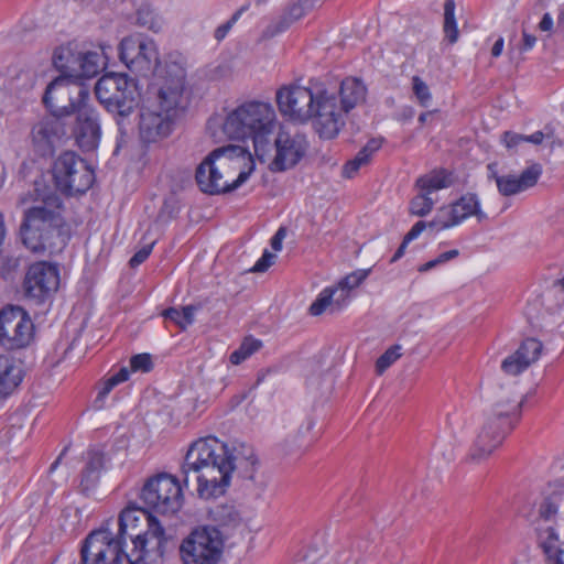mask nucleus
Listing matches in <instances>:
<instances>
[{"instance_id":"1","label":"nucleus","mask_w":564,"mask_h":564,"mask_svg":"<svg viewBox=\"0 0 564 564\" xmlns=\"http://www.w3.org/2000/svg\"><path fill=\"white\" fill-rule=\"evenodd\" d=\"M34 185V204L24 210L20 226L22 242L34 253L61 252L69 239L63 199L48 186Z\"/></svg>"},{"instance_id":"2","label":"nucleus","mask_w":564,"mask_h":564,"mask_svg":"<svg viewBox=\"0 0 564 564\" xmlns=\"http://www.w3.org/2000/svg\"><path fill=\"white\" fill-rule=\"evenodd\" d=\"M115 536L126 546L129 564H158L162 562L167 534L163 524L143 508L127 507L119 516Z\"/></svg>"},{"instance_id":"3","label":"nucleus","mask_w":564,"mask_h":564,"mask_svg":"<svg viewBox=\"0 0 564 564\" xmlns=\"http://www.w3.org/2000/svg\"><path fill=\"white\" fill-rule=\"evenodd\" d=\"M226 453L227 444L213 436L197 440L188 448L182 465L183 481L187 485L189 473H194L200 498H217L229 487L232 467Z\"/></svg>"},{"instance_id":"4","label":"nucleus","mask_w":564,"mask_h":564,"mask_svg":"<svg viewBox=\"0 0 564 564\" xmlns=\"http://www.w3.org/2000/svg\"><path fill=\"white\" fill-rule=\"evenodd\" d=\"M184 83V69L177 67L174 77L158 89L155 98L141 107L138 128L143 143L159 142L172 133Z\"/></svg>"},{"instance_id":"5","label":"nucleus","mask_w":564,"mask_h":564,"mask_svg":"<svg viewBox=\"0 0 564 564\" xmlns=\"http://www.w3.org/2000/svg\"><path fill=\"white\" fill-rule=\"evenodd\" d=\"M524 397L511 391L503 395L482 414V422L470 446L468 458L479 463L498 448L506 436L514 429L521 416Z\"/></svg>"},{"instance_id":"6","label":"nucleus","mask_w":564,"mask_h":564,"mask_svg":"<svg viewBox=\"0 0 564 564\" xmlns=\"http://www.w3.org/2000/svg\"><path fill=\"white\" fill-rule=\"evenodd\" d=\"M275 112L263 101H248L229 111L223 122L224 134L231 140L251 139L257 155H262L274 129Z\"/></svg>"},{"instance_id":"7","label":"nucleus","mask_w":564,"mask_h":564,"mask_svg":"<svg viewBox=\"0 0 564 564\" xmlns=\"http://www.w3.org/2000/svg\"><path fill=\"white\" fill-rule=\"evenodd\" d=\"M95 95L109 112L120 117L132 113L140 100L137 80L117 73L101 76L95 85Z\"/></svg>"},{"instance_id":"8","label":"nucleus","mask_w":564,"mask_h":564,"mask_svg":"<svg viewBox=\"0 0 564 564\" xmlns=\"http://www.w3.org/2000/svg\"><path fill=\"white\" fill-rule=\"evenodd\" d=\"M225 152L242 153L240 145H227L213 150L197 166L195 180L199 189L208 195H221L236 191L247 182L253 172V166H249L247 171H241L231 182L226 181L223 170L219 169V161Z\"/></svg>"},{"instance_id":"9","label":"nucleus","mask_w":564,"mask_h":564,"mask_svg":"<svg viewBox=\"0 0 564 564\" xmlns=\"http://www.w3.org/2000/svg\"><path fill=\"white\" fill-rule=\"evenodd\" d=\"M52 176L56 189L66 196L85 194L95 182L94 170L73 151L63 152L54 161Z\"/></svg>"},{"instance_id":"10","label":"nucleus","mask_w":564,"mask_h":564,"mask_svg":"<svg viewBox=\"0 0 564 564\" xmlns=\"http://www.w3.org/2000/svg\"><path fill=\"white\" fill-rule=\"evenodd\" d=\"M140 499L149 511L174 514L182 508L184 496L180 480L167 473H161L145 481Z\"/></svg>"},{"instance_id":"11","label":"nucleus","mask_w":564,"mask_h":564,"mask_svg":"<svg viewBox=\"0 0 564 564\" xmlns=\"http://www.w3.org/2000/svg\"><path fill=\"white\" fill-rule=\"evenodd\" d=\"M89 99V90L80 82L67 77H56L43 95V104L51 115L69 119Z\"/></svg>"},{"instance_id":"12","label":"nucleus","mask_w":564,"mask_h":564,"mask_svg":"<svg viewBox=\"0 0 564 564\" xmlns=\"http://www.w3.org/2000/svg\"><path fill=\"white\" fill-rule=\"evenodd\" d=\"M119 58L137 76L148 77L160 65V55L155 42L142 33L132 34L121 40Z\"/></svg>"},{"instance_id":"13","label":"nucleus","mask_w":564,"mask_h":564,"mask_svg":"<svg viewBox=\"0 0 564 564\" xmlns=\"http://www.w3.org/2000/svg\"><path fill=\"white\" fill-rule=\"evenodd\" d=\"M224 541L215 527L194 529L180 546L184 564H217L221 557Z\"/></svg>"},{"instance_id":"14","label":"nucleus","mask_w":564,"mask_h":564,"mask_svg":"<svg viewBox=\"0 0 564 564\" xmlns=\"http://www.w3.org/2000/svg\"><path fill=\"white\" fill-rule=\"evenodd\" d=\"M34 325L28 312L19 305H7L0 311V345L7 350L28 347Z\"/></svg>"},{"instance_id":"15","label":"nucleus","mask_w":564,"mask_h":564,"mask_svg":"<svg viewBox=\"0 0 564 564\" xmlns=\"http://www.w3.org/2000/svg\"><path fill=\"white\" fill-rule=\"evenodd\" d=\"M58 286V267L47 261H36L30 264L22 282L24 296L37 305L51 301Z\"/></svg>"},{"instance_id":"16","label":"nucleus","mask_w":564,"mask_h":564,"mask_svg":"<svg viewBox=\"0 0 564 564\" xmlns=\"http://www.w3.org/2000/svg\"><path fill=\"white\" fill-rule=\"evenodd\" d=\"M313 127L321 139L332 140L336 138L345 126L341 106L337 105V97L327 89L317 87L312 107Z\"/></svg>"},{"instance_id":"17","label":"nucleus","mask_w":564,"mask_h":564,"mask_svg":"<svg viewBox=\"0 0 564 564\" xmlns=\"http://www.w3.org/2000/svg\"><path fill=\"white\" fill-rule=\"evenodd\" d=\"M126 546L108 528L91 531L84 540L80 557L83 564H121Z\"/></svg>"},{"instance_id":"18","label":"nucleus","mask_w":564,"mask_h":564,"mask_svg":"<svg viewBox=\"0 0 564 564\" xmlns=\"http://www.w3.org/2000/svg\"><path fill=\"white\" fill-rule=\"evenodd\" d=\"M308 141L304 133L281 128L274 139L275 155L269 169L272 172H285L295 167L306 155Z\"/></svg>"},{"instance_id":"19","label":"nucleus","mask_w":564,"mask_h":564,"mask_svg":"<svg viewBox=\"0 0 564 564\" xmlns=\"http://www.w3.org/2000/svg\"><path fill=\"white\" fill-rule=\"evenodd\" d=\"M471 216H475L478 221L487 219V215L480 208V200L477 194L466 193L451 205L442 207L429 225L430 228L436 230L448 229L462 224Z\"/></svg>"},{"instance_id":"20","label":"nucleus","mask_w":564,"mask_h":564,"mask_svg":"<svg viewBox=\"0 0 564 564\" xmlns=\"http://www.w3.org/2000/svg\"><path fill=\"white\" fill-rule=\"evenodd\" d=\"M315 89L302 86L282 87L276 91L280 112L291 120L305 123L312 118Z\"/></svg>"},{"instance_id":"21","label":"nucleus","mask_w":564,"mask_h":564,"mask_svg":"<svg viewBox=\"0 0 564 564\" xmlns=\"http://www.w3.org/2000/svg\"><path fill=\"white\" fill-rule=\"evenodd\" d=\"M68 138V119L61 116L45 117L32 128L34 149L41 156L53 155L55 148Z\"/></svg>"},{"instance_id":"22","label":"nucleus","mask_w":564,"mask_h":564,"mask_svg":"<svg viewBox=\"0 0 564 564\" xmlns=\"http://www.w3.org/2000/svg\"><path fill=\"white\" fill-rule=\"evenodd\" d=\"M74 115L75 121L69 126V137L75 139L82 151H94L101 135L98 112L86 102Z\"/></svg>"},{"instance_id":"23","label":"nucleus","mask_w":564,"mask_h":564,"mask_svg":"<svg viewBox=\"0 0 564 564\" xmlns=\"http://www.w3.org/2000/svg\"><path fill=\"white\" fill-rule=\"evenodd\" d=\"M322 4V0H297L289 4L282 14L262 31L261 37L272 39L285 32L291 25Z\"/></svg>"},{"instance_id":"24","label":"nucleus","mask_w":564,"mask_h":564,"mask_svg":"<svg viewBox=\"0 0 564 564\" xmlns=\"http://www.w3.org/2000/svg\"><path fill=\"white\" fill-rule=\"evenodd\" d=\"M542 174V165L533 163L519 176L507 174L497 176V188L502 196H513L533 187Z\"/></svg>"},{"instance_id":"25","label":"nucleus","mask_w":564,"mask_h":564,"mask_svg":"<svg viewBox=\"0 0 564 564\" xmlns=\"http://www.w3.org/2000/svg\"><path fill=\"white\" fill-rule=\"evenodd\" d=\"M79 56L80 51L75 43H67L55 48L52 59L54 67L62 73L59 77L76 80Z\"/></svg>"},{"instance_id":"26","label":"nucleus","mask_w":564,"mask_h":564,"mask_svg":"<svg viewBox=\"0 0 564 564\" xmlns=\"http://www.w3.org/2000/svg\"><path fill=\"white\" fill-rule=\"evenodd\" d=\"M217 161H219V169L223 170L225 180L229 182L235 180L241 171H247L249 166L254 167V161L245 148H242V153L225 152Z\"/></svg>"},{"instance_id":"27","label":"nucleus","mask_w":564,"mask_h":564,"mask_svg":"<svg viewBox=\"0 0 564 564\" xmlns=\"http://www.w3.org/2000/svg\"><path fill=\"white\" fill-rule=\"evenodd\" d=\"M367 88L364 83L354 77L345 78L340 84V106L345 113L366 99Z\"/></svg>"},{"instance_id":"28","label":"nucleus","mask_w":564,"mask_h":564,"mask_svg":"<svg viewBox=\"0 0 564 564\" xmlns=\"http://www.w3.org/2000/svg\"><path fill=\"white\" fill-rule=\"evenodd\" d=\"M21 370L8 356L0 355V401L6 400L21 383Z\"/></svg>"},{"instance_id":"29","label":"nucleus","mask_w":564,"mask_h":564,"mask_svg":"<svg viewBox=\"0 0 564 564\" xmlns=\"http://www.w3.org/2000/svg\"><path fill=\"white\" fill-rule=\"evenodd\" d=\"M105 456L102 452L90 449L87 453V462L82 471L80 487L84 492L94 489L104 468Z\"/></svg>"},{"instance_id":"30","label":"nucleus","mask_w":564,"mask_h":564,"mask_svg":"<svg viewBox=\"0 0 564 564\" xmlns=\"http://www.w3.org/2000/svg\"><path fill=\"white\" fill-rule=\"evenodd\" d=\"M101 53L97 51H80L76 80L91 78L99 74L106 65L105 59L107 58L106 47H101Z\"/></svg>"},{"instance_id":"31","label":"nucleus","mask_w":564,"mask_h":564,"mask_svg":"<svg viewBox=\"0 0 564 564\" xmlns=\"http://www.w3.org/2000/svg\"><path fill=\"white\" fill-rule=\"evenodd\" d=\"M540 545L546 564H564V542H561L554 528L547 527L540 534Z\"/></svg>"},{"instance_id":"32","label":"nucleus","mask_w":564,"mask_h":564,"mask_svg":"<svg viewBox=\"0 0 564 564\" xmlns=\"http://www.w3.org/2000/svg\"><path fill=\"white\" fill-rule=\"evenodd\" d=\"M382 145L380 139H370L355 155L354 159L347 161L343 166V176L352 178L361 166L369 164L372 155L379 151Z\"/></svg>"},{"instance_id":"33","label":"nucleus","mask_w":564,"mask_h":564,"mask_svg":"<svg viewBox=\"0 0 564 564\" xmlns=\"http://www.w3.org/2000/svg\"><path fill=\"white\" fill-rule=\"evenodd\" d=\"M452 174L446 170L433 171L416 180V186L424 193L430 194L433 191L447 188L452 185Z\"/></svg>"},{"instance_id":"34","label":"nucleus","mask_w":564,"mask_h":564,"mask_svg":"<svg viewBox=\"0 0 564 564\" xmlns=\"http://www.w3.org/2000/svg\"><path fill=\"white\" fill-rule=\"evenodd\" d=\"M129 375H130V372H129L128 368L122 367L119 369V371H117L116 373H113L110 377H108L107 379H105L100 383L98 394L94 402L95 406L97 409H101L104 406V402H105L106 398L108 397V394L113 390L115 387L127 381L129 379Z\"/></svg>"},{"instance_id":"35","label":"nucleus","mask_w":564,"mask_h":564,"mask_svg":"<svg viewBox=\"0 0 564 564\" xmlns=\"http://www.w3.org/2000/svg\"><path fill=\"white\" fill-rule=\"evenodd\" d=\"M198 310V306L186 305L180 311L176 307H169L162 312V316L176 324L181 330H185L189 325L194 323V314Z\"/></svg>"},{"instance_id":"36","label":"nucleus","mask_w":564,"mask_h":564,"mask_svg":"<svg viewBox=\"0 0 564 564\" xmlns=\"http://www.w3.org/2000/svg\"><path fill=\"white\" fill-rule=\"evenodd\" d=\"M338 293V289H325L323 290L317 299L311 304L310 306V313L313 316H318L322 313L325 312L327 306H330L333 304H336L337 308L341 307L340 303V295L337 299H334V296Z\"/></svg>"},{"instance_id":"37","label":"nucleus","mask_w":564,"mask_h":564,"mask_svg":"<svg viewBox=\"0 0 564 564\" xmlns=\"http://www.w3.org/2000/svg\"><path fill=\"white\" fill-rule=\"evenodd\" d=\"M262 347L260 339L252 336L246 337L239 348L230 354L229 360L232 365H240Z\"/></svg>"},{"instance_id":"38","label":"nucleus","mask_w":564,"mask_h":564,"mask_svg":"<svg viewBox=\"0 0 564 564\" xmlns=\"http://www.w3.org/2000/svg\"><path fill=\"white\" fill-rule=\"evenodd\" d=\"M455 1L454 0H445L444 3V25L443 31L445 34V39L454 44L458 40V29L455 19Z\"/></svg>"},{"instance_id":"39","label":"nucleus","mask_w":564,"mask_h":564,"mask_svg":"<svg viewBox=\"0 0 564 564\" xmlns=\"http://www.w3.org/2000/svg\"><path fill=\"white\" fill-rule=\"evenodd\" d=\"M371 269L356 270L346 275L340 282L338 292L340 293L341 301L345 302L348 296V292L358 288L370 274Z\"/></svg>"},{"instance_id":"40","label":"nucleus","mask_w":564,"mask_h":564,"mask_svg":"<svg viewBox=\"0 0 564 564\" xmlns=\"http://www.w3.org/2000/svg\"><path fill=\"white\" fill-rule=\"evenodd\" d=\"M227 460L230 465H234L236 463H241L249 459H254L257 457L254 449L251 445L242 443V442H235L229 448L227 446V453H226Z\"/></svg>"},{"instance_id":"41","label":"nucleus","mask_w":564,"mask_h":564,"mask_svg":"<svg viewBox=\"0 0 564 564\" xmlns=\"http://www.w3.org/2000/svg\"><path fill=\"white\" fill-rule=\"evenodd\" d=\"M543 349V345L536 338L524 339L516 350L529 365L535 362Z\"/></svg>"},{"instance_id":"42","label":"nucleus","mask_w":564,"mask_h":564,"mask_svg":"<svg viewBox=\"0 0 564 564\" xmlns=\"http://www.w3.org/2000/svg\"><path fill=\"white\" fill-rule=\"evenodd\" d=\"M434 206V202L429 194L421 193L412 198L410 202V212L412 215L423 217L426 216Z\"/></svg>"},{"instance_id":"43","label":"nucleus","mask_w":564,"mask_h":564,"mask_svg":"<svg viewBox=\"0 0 564 564\" xmlns=\"http://www.w3.org/2000/svg\"><path fill=\"white\" fill-rule=\"evenodd\" d=\"M530 365L517 351L503 359L501 369L510 376L523 372Z\"/></svg>"},{"instance_id":"44","label":"nucleus","mask_w":564,"mask_h":564,"mask_svg":"<svg viewBox=\"0 0 564 564\" xmlns=\"http://www.w3.org/2000/svg\"><path fill=\"white\" fill-rule=\"evenodd\" d=\"M530 365L517 351L503 359L501 369L510 376L523 372Z\"/></svg>"},{"instance_id":"45","label":"nucleus","mask_w":564,"mask_h":564,"mask_svg":"<svg viewBox=\"0 0 564 564\" xmlns=\"http://www.w3.org/2000/svg\"><path fill=\"white\" fill-rule=\"evenodd\" d=\"M401 346L393 345L388 348L376 361V371L382 375L394 361L401 357Z\"/></svg>"},{"instance_id":"46","label":"nucleus","mask_w":564,"mask_h":564,"mask_svg":"<svg viewBox=\"0 0 564 564\" xmlns=\"http://www.w3.org/2000/svg\"><path fill=\"white\" fill-rule=\"evenodd\" d=\"M230 466L232 467V474H236L239 478L253 480L259 466V460L258 457H254V459L236 463Z\"/></svg>"},{"instance_id":"47","label":"nucleus","mask_w":564,"mask_h":564,"mask_svg":"<svg viewBox=\"0 0 564 564\" xmlns=\"http://www.w3.org/2000/svg\"><path fill=\"white\" fill-rule=\"evenodd\" d=\"M412 89L417 102L422 107H429L432 101V94L429 86L419 76L412 78Z\"/></svg>"},{"instance_id":"48","label":"nucleus","mask_w":564,"mask_h":564,"mask_svg":"<svg viewBox=\"0 0 564 564\" xmlns=\"http://www.w3.org/2000/svg\"><path fill=\"white\" fill-rule=\"evenodd\" d=\"M137 24L151 31L158 32L161 29L160 20L151 10L140 9L137 13Z\"/></svg>"},{"instance_id":"49","label":"nucleus","mask_w":564,"mask_h":564,"mask_svg":"<svg viewBox=\"0 0 564 564\" xmlns=\"http://www.w3.org/2000/svg\"><path fill=\"white\" fill-rule=\"evenodd\" d=\"M458 254H459V251L457 249H452L449 251L443 252L437 258L421 264L417 268V271L421 273H425L443 263H446L447 261H451V260L457 258Z\"/></svg>"},{"instance_id":"50","label":"nucleus","mask_w":564,"mask_h":564,"mask_svg":"<svg viewBox=\"0 0 564 564\" xmlns=\"http://www.w3.org/2000/svg\"><path fill=\"white\" fill-rule=\"evenodd\" d=\"M130 367L132 371L149 372L153 369V361L150 354L143 352L131 357Z\"/></svg>"},{"instance_id":"51","label":"nucleus","mask_w":564,"mask_h":564,"mask_svg":"<svg viewBox=\"0 0 564 564\" xmlns=\"http://www.w3.org/2000/svg\"><path fill=\"white\" fill-rule=\"evenodd\" d=\"M153 246H154V242H151L149 245H145L143 246L140 250H138L129 260V265L131 268H137L139 267L141 263H143L148 258L149 256L151 254L152 252V249H153Z\"/></svg>"},{"instance_id":"52","label":"nucleus","mask_w":564,"mask_h":564,"mask_svg":"<svg viewBox=\"0 0 564 564\" xmlns=\"http://www.w3.org/2000/svg\"><path fill=\"white\" fill-rule=\"evenodd\" d=\"M275 256L268 250H264L260 259L254 263L252 272H265L274 261Z\"/></svg>"},{"instance_id":"53","label":"nucleus","mask_w":564,"mask_h":564,"mask_svg":"<svg viewBox=\"0 0 564 564\" xmlns=\"http://www.w3.org/2000/svg\"><path fill=\"white\" fill-rule=\"evenodd\" d=\"M502 141L508 149H516L521 143L527 142L524 134L516 133L512 131H506L502 135Z\"/></svg>"},{"instance_id":"54","label":"nucleus","mask_w":564,"mask_h":564,"mask_svg":"<svg viewBox=\"0 0 564 564\" xmlns=\"http://www.w3.org/2000/svg\"><path fill=\"white\" fill-rule=\"evenodd\" d=\"M557 512L556 506L550 501V499H545L541 505L539 509V514L544 520H550L552 517H554Z\"/></svg>"},{"instance_id":"55","label":"nucleus","mask_w":564,"mask_h":564,"mask_svg":"<svg viewBox=\"0 0 564 564\" xmlns=\"http://www.w3.org/2000/svg\"><path fill=\"white\" fill-rule=\"evenodd\" d=\"M426 227H430V225L423 220L415 223L409 230V232L405 235L406 241H412L416 239Z\"/></svg>"},{"instance_id":"56","label":"nucleus","mask_w":564,"mask_h":564,"mask_svg":"<svg viewBox=\"0 0 564 564\" xmlns=\"http://www.w3.org/2000/svg\"><path fill=\"white\" fill-rule=\"evenodd\" d=\"M232 26H234V25H232L229 21H227V22H225V23L220 24V25L215 30V32H214V37H215L218 42L223 41V40L227 36V34L229 33V31L231 30V28H232Z\"/></svg>"},{"instance_id":"57","label":"nucleus","mask_w":564,"mask_h":564,"mask_svg":"<svg viewBox=\"0 0 564 564\" xmlns=\"http://www.w3.org/2000/svg\"><path fill=\"white\" fill-rule=\"evenodd\" d=\"M285 236V229L280 228L271 239L272 249L279 251L282 248V239Z\"/></svg>"},{"instance_id":"58","label":"nucleus","mask_w":564,"mask_h":564,"mask_svg":"<svg viewBox=\"0 0 564 564\" xmlns=\"http://www.w3.org/2000/svg\"><path fill=\"white\" fill-rule=\"evenodd\" d=\"M522 37H523V43H522L523 51L531 50L536 43V37L532 34L528 33L527 31L522 32Z\"/></svg>"},{"instance_id":"59","label":"nucleus","mask_w":564,"mask_h":564,"mask_svg":"<svg viewBox=\"0 0 564 564\" xmlns=\"http://www.w3.org/2000/svg\"><path fill=\"white\" fill-rule=\"evenodd\" d=\"M410 242L411 241H406V237L404 236L401 245L399 246V248L397 249V251L394 252V254L392 256V258L390 260L391 263L399 261L404 256L406 247Z\"/></svg>"},{"instance_id":"60","label":"nucleus","mask_w":564,"mask_h":564,"mask_svg":"<svg viewBox=\"0 0 564 564\" xmlns=\"http://www.w3.org/2000/svg\"><path fill=\"white\" fill-rule=\"evenodd\" d=\"M552 28H553V19L551 17V14L550 13H544L542 19H541V21H540V23H539V29L541 31L546 32V31H551Z\"/></svg>"},{"instance_id":"61","label":"nucleus","mask_w":564,"mask_h":564,"mask_svg":"<svg viewBox=\"0 0 564 564\" xmlns=\"http://www.w3.org/2000/svg\"><path fill=\"white\" fill-rule=\"evenodd\" d=\"M544 133L542 131H535L531 135H524L527 142H531L533 144H541L544 139Z\"/></svg>"},{"instance_id":"62","label":"nucleus","mask_w":564,"mask_h":564,"mask_svg":"<svg viewBox=\"0 0 564 564\" xmlns=\"http://www.w3.org/2000/svg\"><path fill=\"white\" fill-rule=\"evenodd\" d=\"M502 50H503V39H502V37H499V39L495 42V44H494V46H492V48H491V55H492L494 57H498V56H500V55H501Z\"/></svg>"},{"instance_id":"63","label":"nucleus","mask_w":564,"mask_h":564,"mask_svg":"<svg viewBox=\"0 0 564 564\" xmlns=\"http://www.w3.org/2000/svg\"><path fill=\"white\" fill-rule=\"evenodd\" d=\"M496 166L497 165L495 163H490L488 164L487 169L489 172L488 177L495 180V182L497 183V176L500 175L498 174Z\"/></svg>"},{"instance_id":"64","label":"nucleus","mask_w":564,"mask_h":564,"mask_svg":"<svg viewBox=\"0 0 564 564\" xmlns=\"http://www.w3.org/2000/svg\"><path fill=\"white\" fill-rule=\"evenodd\" d=\"M245 8H240L238 11H236L232 17L228 20L232 25L239 20L241 13L243 12Z\"/></svg>"}]
</instances>
